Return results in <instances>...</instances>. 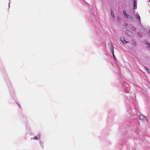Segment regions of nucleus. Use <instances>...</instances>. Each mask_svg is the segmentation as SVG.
Listing matches in <instances>:
<instances>
[{
  "mask_svg": "<svg viewBox=\"0 0 150 150\" xmlns=\"http://www.w3.org/2000/svg\"><path fill=\"white\" fill-rule=\"evenodd\" d=\"M139 119L143 121H147V118L146 117H145L144 115H139Z\"/></svg>",
  "mask_w": 150,
  "mask_h": 150,
  "instance_id": "f257e3e1",
  "label": "nucleus"
},
{
  "mask_svg": "<svg viewBox=\"0 0 150 150\" xmlns=\"http://www.w3.org/2000/svg\"><path fill=\"white\" fill-rule=\"evenodd\" d=\"M120 40L124 44H125L126 43H129L128 42L126 41L125 40V39L124 37H121L120 38Z\"/></svg>",
  "mask_w": 150,
  "mask_h": 150,
  "instance_id": "f03ea898",
  "label": "nucleus"
},
{
  "mask_svg": "<svg viewBox=\"0 0 150 150\" xmlns=\"http://www.w3.org/2000/svg\"><path fill=\"white\" fill-rule=\"evenodd\" d=\"M110 44L111 45V47H110V51L112 54V55H113L114 54V48H113V45H112V43H110Z\"/></svg>",
  "mask_w": 150,
  "mask_h": 150,
  "instance_id": "7ed1b4c3",
  "label": "nucleus"
},
{
  "mask_svg": "<svg viewBox=\"0 0 150 150\" xmlns=\"http://www.w3.org/2000/svg\"><path fill=\"white\" fill-rule=\"evenodd\" d=\"M136 18L137 19H138L139 20V22H140V17L139 14L137 13L136 14Z\"/></svg>",
  "mask_w": 150,
  "mask_h": 150,
  "instance_id": "20e7f679",
  "label": "nucleus"
},
{
  "mask_svg": "<svg viewBox=\"0 0 150 150\" xmlns=\"http://www.w3.org/2000/svg\"><path fill=\"white\" fill-rule=\"evenodd\" d=\"M132 43L135 46H137V43L135 40H132Z\"/></svg>",
  "mask_w": 150,
  "mask_h": 150,
  "instance_id": "39448f33",
  "label": "nucleus"
},
{
  "mask_svg": "<svg viewBox=\"0 0 150 150\" xmlns=\"http://www.w3.org/2000/svg\"><path fill=\"white\" fill-rule=\"evenodd\" d=\"M137 3L136 1H134V9H136L137 8Z\"/></svg>",
  "mask_w": 150,
  "mask_h": 150,
  "instance_id": "423d86ee",
  "label": "nucleus"
},
{
  "mask_svg": "<svg viewBox=\"0 0 150 150\" xmlns=\"http://www.w3.org/2000/svg\"><path fill=\"white\" fill-rule=\"evenodd\" d=\"M132 30L134 31H135L137 30V29L134 27H132Z\"/></svg>",
  "mask_w": 150,
  "mask_h": 150,
  "instance_id": "0eeeda50",
  "label": "nucleus"
},
{
  "mask_svg": "<svg viewBox=\"0 0 150 150\" xmlns=\"http://www.w3.org/2000/svg\"><path fill=\"white\" fill-rule=\"evenodd\" d=\"M125 32L126 34H129L130 33V31L129 30H126Z\"/></svg>",
  "mask_w": 150,
  "mask_h": 150,
  "instance_id": "6e6552de",
  "label": "nucleus"
},
{
  "mask_svg": "<svg viewBox=\"0 0 150 150\" xmlns=\"http://www.w3.org/2000/svg\"><path fill=\"white\" fill-rule=\"evenodd\" d=\"M137 34L140 37H142V34L141 33H139V32H137Z\"/></svg>",
  "mask_w": 150,
  "mask_h": 150,
  "instance_id": "1a4fd4ad",
  "label": "nucleus"
},
{
  "mask_svg": "<svg viewBox=\"0 0 150 150\" xmlns=\"http://www.w3.org/2000/svg\"><path fill=\"white\" fill-rule=\"evenodd\" d=\"M123 13L124 14V16L125 17H126L128 15L126 13V12L125 11H123Z\"/></svg>",
  "mask_w": 150,
  "mask_h": 150,
  "instance_id": "9d476101",
  "label": "nucleus"
},
{
  "mask_svg": "<svg viewBox=\"0 0 150 150\" xmlns=\"http://www.w3.org/2000/svg\"><path fill=\"white\" fill-rule=\"evenodd\" d=\"M123 13L124 14V16L125 17H126L128 15L126 13V12L125 11H123Z\"/></svg>",
  "mask_w": 150,
  "mask_h": 150,
  "instance_id": "9b49d317",
  "label": "nucleus"
},
{
  "mask_svg": "<svg viewBox=\"0 0 150 150\" xmlns=\"http://www.w3.org/2000/svg\"><path fill=\"white\" fill-rule=\"evenodd\" d=\"M111 16L113 17H114V13L112 11V10H111Z\"/></svg>",
  "mask_w": 150,
  "mask_h": 150,
  "instance_id": "f8f14e48",
  "label": "nucleus"
},
{
  "mask_svg": "<svg viewBox=\"0 0 150 150\" xmlns=\"http://www.w3.org/2000/svg\"><path fill=\"white\" fill-rule=\"evenodd\" d=\"M126 18L128 19H130V18H132V17L131 16H129L127 15L126 17Z\"/></svg>",
  "mask_w": 150,
  "mask_h": 150,
  "instance_id": "ddd939ff",
  "label": "nucleus"
},
{
  "mask_svg": "<svg viewBox=\"0 0 150 150\" xmlns=\"http://www.w3.org/2000/svg\"><path fill=\"white\" fill-rule=\"evenodd\" d=\"M113 57L115 60V61H117V59L115 56L114 54H113Z\"/></svg>",
  "mask_w": 150,
  "mask_h": 150,
  "instance_id": "4468645a",
  "label": "nucleus"
},
{
  "mask_svg": "<svg viewBox=\"0 0 150 150\" xmlns=\"http://www.w3.org/2000/svg\"><path fill=\"white\" fill-rule=\"evenodd\" d=\"M146 69L147 71L149 73H150V70H149V69L147 68H146Z\"/></svg>",
  "mask_w": 150,
  "mask_h": 150,
  "instance_id": "2eb2a0df",
  "label": "nucleus"
},
{
  "mask_svg": "<svg viewBox=\"0 0 150 150\" xmlns=\"http://www.w3.org/2000/svg\"><path fill=\"white\" fill-rule=\"evenodd\" d=\"M147 47L149 48H150V44L149 43H148V45H147Z\"/></svg>",
  "mask_w": 150,
  "mask_h": 150,
  "instance_id": "dca6fc26",
  "label": "nucleus"
},
{
  "mask_svg": "<svg viewBox=\"0 0 150 150\" xmlns=\"http://www.w3.org/2000/svg\"><path fill=\"white\" fill-rule=\"evenodd\" d=\"M144 43L147 45H148V43H149L147 41H145V42Z\"/></svg>",
  "mask_w": 150,
  "mask_h": 150,
  "instance_id": "f3484780",
  "label": "nucleus"
},
{
  "mask_svg": "<svg viewBox=\"0 0 150 150\" xmlns=\"http://www.w3.org/2000/svg\"><path fill=\"white\" fill-rule=\"evenodd\" d=\"M117 19L118 20V21H119V17H118V16L117 17Z\"/></svg>",
  "mask_w": 150,
  "mask_h": 150,
  "instance_id": "a211bd4d",
  "label": "nucleus"
},
{
  "mask_svg": "<svg viewBox=\"0 0 150 150\" xmlns=\"http://www.w3.org/2000/svg\"><path fill=\"white\" fill-rule=\"evenodd\" d=\"M127 23H125V25L127 26Z\"/></svg>",
  "mask_w": 150,
  "mask_h": 150,
  "instance_id": "6ab92c4d",
  "label": "nucleus"
}]
</instances>
